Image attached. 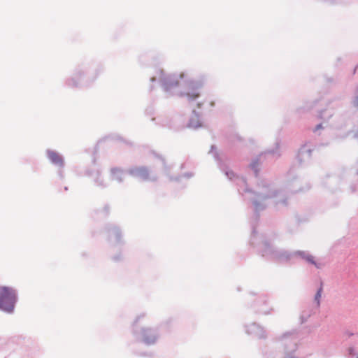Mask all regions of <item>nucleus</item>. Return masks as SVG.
<instances>
[{
  "instance_id": "obj_3",
  "label": "nucleus",
  "mask_w": 358,
  "mask_h": 358,
  "mask_svg": "<svg viewBox=\"0 0 358 358\" xmlns=\"http://www.w3.org/2000/svg\"><path fill=\"white\" fill-rule=\"evenodd\" d=\"M142 336L144 341L148 343H152L157 339L156 334L152 329H143L142 331Z\"/></svg>"
},
{
  "instance_id": "obj_6",
  "label": "nucleus",
  "mask_w": 358,
  "mask_h": 358,
  "mask_svg": "<svg viewBox=\"0 0 358 358\" xmlns=\"http://www.w3.org/2000/svg\"><path fill=\"white\" fill-rule=\"evenodd\" d=\"M199 92H197V90H193L192 92H187V96L189 100H194L199 96Z\"/></svg>"
},
{
  "instance_id": "obj_1",
  "label": "nucleus",
  "mask_w": 358,
  "mask_h": 358,
  "mask_svg": "<svg viewBox=\"0 0 358 358\" xmlns=\"http://www.w3.org/2000/svg\"><path fill=\"white\" fill-rule=\"evenodd\" d=\"M15 302V292L8 287H0V310L11 313Z\"/></svg>"
},
{
  "instance_id": "obj_8",
  "label": "nucleus",
  "mask_w": 358,
  "mask_h": 358,
  "mask_svg": "<svg viewBox=\"0 0 358 358\" xmlns=\"http://www.w3.org/2000/svg\"><path fill=\"white\" fill-rule=\"evenodd\" d=\"M306 259L309 263H310V264H312L315 265L316 267H317V268H319V267H320V266H319V265H317V263L315 262V260H314V257H313V256H310V255L307 256V257H306Z\"/></svg>"
},
{
  "instance_id": "obj_5",
  "label": "nucleus",
  "mask_w": 358,
  "mask_h": 358,
  "mask_svg": "<svg viewBox=\"0 0 358 358\" xmlns=\"http://www.w3.org/2000/svg\"><path fill=\"white\" fill-rule=\"evenodd\" d=\"M136 176H138L143 180H146L149 178L148 169L144 166L137 167L134 169Z\"/></svg>"
},
{
  "instance_id": "obj_2",
  "label": "nucleus",
  "mask_w": 358,
  "mask_h": 358,
  "mask_svg": "<svg viewBox=\"0 0 358 358\" xmlns=\"http://www.w3.org/2000/svg\"><path fill=\"white\" fill-rule=\"evenodd\" d=\"M185 77L184 73H178L169 75L165 77L160 78L166 90H169L173 87H176L180 83V80Z\"/></svg>"
},
{
  "instance_id": "obj_7",
  "label": "nucleus",
  "mask_w": 358,
  "mask_h": 358,
  "mask_svg": "<svg viewBox=\"0 0 358 358\" xmlns=\"http://www.w3.org/2000/svg\"><path fill=\"white\" fill-rule=\"evenodd\" d=\"M322 287L321 286L319 289L317 290L316 294H315V301H317V305L319 306L320 305V299L322 296Z\"/></svg>"
},
{
  "instance_id": "obj_4",
  "label": "nucleus",
  "mask_w": 358,
  "mask_h": 358,
  "mask_svg": "<svg viewBox=\"0 0 358 358\" xmlns=\"http://www.w3.org/2000/svg\"><path fill=\"white\" fill-rule=\"evenodd\" d=\"M48 159L55 164L58 166H62L64 164L62 157L54 151L48 152Z\"/></svg>"
},
{
  "instance_id": "obj_9",
  "label": "nucleus",
  "mask_w": 358,
  "mask_h": 358,
  "mask_svg": "<svg viewBox=\"0 0 358 358\" xmlns=\"http://www.w3.org/2000/svg\"><path fill=\"white\" fill-rule=\"evenodd\" d=\"M321 128H322V124H318L316 127V129H321Z\"/></svg>"
},
{
  "instance_id": "obj_10",
  "label": "nucleus",
  "mask_w": 358,
  "mask_h": 358,
  "mask_svg": "<svg viewBox=\"0 0 358 358\" xmlns=\"http://www.w3.org/2000/svg\"><path fill=\"white\" fill-rule=\"evenodd\" d=\"M357 100H358V97H357Z\"/></svg>"
}]
</instances>
